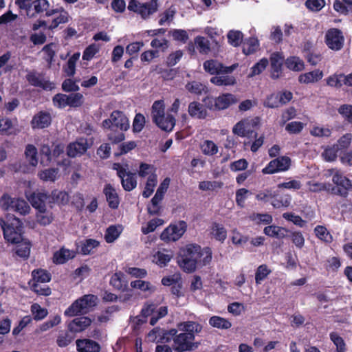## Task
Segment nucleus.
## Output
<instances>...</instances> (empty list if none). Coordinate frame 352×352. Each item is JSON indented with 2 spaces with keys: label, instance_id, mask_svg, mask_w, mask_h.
Returning a JSON list of instances; mask_svg holds the SVG:
<instances>
[{
  "label": "nucleus",
  "instance_id": "58836bf2",
  "mask_svg": "<svg viewBox=\"0 0 352 352\" xmlns=\"http://www.w3.org/2000/svg\"><path fill=\"white\" fill-rule=\"evenodd\" d=\"M58 173V168H49L39 171L38 173V177L41 180H43L44 182H54L57 179Z\"/></svg>",
  "mask_w": 352,
  "mask_h": 352
},
{
  "label": "nucleus",
  "instance_id": "9d476101",
  "mask_svg": "<svg viewBox=\"0 0 352 352\" xmlns=\"http://www.w3.org/2000/svg\"><path fill=\"white\" fill-rule=\"evenodd\" d=\"M194 340L195 335L191 333H177L173 349L177 352L190 351L197 346L195 345Z\"/></svg>",
  "mask_w": 352,
  "mask_h": 352
},
{
  "label": "nucleus",
  "instance_id": "4be33fe9",
  "mask_svg": "<svg viewBox=\"0 0 352 352\" xmlns=\"http://www.w3.org/2000/svg\"><path fill=\"white\" fill-rule=\"evenodd\" d=\"M237 98L232 94L226 93L216 97V109L218 111L228 109L230 105L237 102Z\"/></svg>",
  "mask_w": 352,
  "mask_h": 352
},
{
  "label": "nucleus",
  "instance_id": "f03ea898",
  "mask_svg": "<svg viewBox=\"0 0 352 352\" xmlns=\"http://www.w3.org/2000/svg\"><path fill=\"white\" fill-rule=\"evenodd\" d=\"M104 129H108V140L113 144H117L125 139L124 131L129 128V122L125 114L119 110L113 111L109 118L105 119L102 122Z\"/></svg>",
  "mask_w": 352,
  "mask_h": 352
},
{
  "label": "nucleus",
  "instance_id": "052dcab7",
  "mask_svg": "<svg viewBox=\"0 0 352 352\" xmlns=\"http://www.w3.org/2000/svg\"><path fill=\"white\" fill-rule=\"evenodd\" d=\"M120 233L116 226H110L105 231L104 239L108 243H113L119 237Z\"/></svg>",
  "mask_w": 352,
  "mask_h": 352
},
{
  "label": "nucleus",
  "instance_id": "4c0bfd02",
  "mask_svg": "<svg viewBox=\"0 0 352 352\" xmlns=\"http://www.w3.org/2000/svg\"><path fill=\"white\" fill-rule=\"evenodd\" d=\"M195 44L199 52L201 54H208L210 52V43L208 38L202 36H197Z\"/></svg>",
  "mask_w": 352,
  "mask_h": 352
},
{
  "label": "nucleus",
  "instance_id": "13d9d810",
  "mask_svg": "<svg viewBox=\"0 0 352 352\" xmlns=\"http://www.w3.org/2000/svg\"><path fill=\"white\" fill-rule=\"evenodd\" d=\"M252 221H255L256 224H270L273 218L272 216L268 213H253L250 217Z\"/></svg>",
  "mask_w": 352,
  "mask_h": 352
},
{
  "label": "nucleus",
  "instance_id": "412c9836",
  "mask_svg": "<svg viewBox=\"0 0 352 352\" xmlns=\"http://www.w3.org/2000/svg\"><path fill=\"white\" fill-rule=\"evenodd\" d=\"M103 193L106 197L109 207L113 210L118 209L120 199L116 189L110 184H108L104 186Z\"/></svg>",
  "mask_w": 352,
  "mask_h": 352
},
{
  "label": "nucleus",
  "instance_id": "79ce46f5",
  "mask_svg": "<svg viewBox=\"0 0 352 352\" xmlns=\"http://www.w3.org/2000/svg\"><path fill=\"white\" fill-rule=\"evenodd\" d=\"M316 236L322 241L326 243H331L333 241V236L327 230L326 227L318 225L314 228Z\"/></svg>",
  "mask_w": 352,
  "mask_h": 352
},
{
  "label": "nucleus",
  "instance_id": "1a4fd4ad",
  "mask_svg": "<svg viewBox=\"0 0 352 352\" xmlns=\"http://www.w3.org/2000/svg\"><path fill=\"white\" fill-rule=\"evenodd\" d=\"M291 166V159L287 156H280L271 160L265 168L262 169L264 175H272L279 172H285Z\"/></svg>",
  "mask_w": 352,
  "mask_h": 352
},
{
  "label": "nucleus",
  "instance_id": "7ed1b4c3",
  "mask_svg": "<svg viewBox=\"0 0 352 352\" xmlns=\"http://www.w3.org/2000/svg\"><path fill=\"white\" fill-rule=\"evenodd\" d=\"M3 237L9 243H17L22 239L23 223L19 218L10 217L7 221L0 219Z\"/></svg>",
  "mask_w": 352,
  "mask_h": 352
},
{
  "label": "nucleus",
  "instance_id": "72a5a7b5",
  "mask_svg": "<svg viewBox=\"0 0 352 352\" xmlns=\"http://www.w3.org/2000/svg\"><path fill=\"white\" fill-rule=\"evenodd\" d=\"M69 202V195L65 191L54 190L50 195V204L66 205Z\"/></svg>",
  "mask_w": 352,
  "mask_h": 352
},
{
  "label": "nucleus",
  "instance_id": "2eb2a0df",
  "mask_svg": "<svg viewBox=\"0 0 352 352\" xmlns=\"http://www.w3.org/2000/svg\"><path fill=\"white\" fill-rule=\"evenodd\" d=\"M17 124L16 118L12 120L8 117L0 118V135L7 137L17 135L21 131Z\"/></svg>",
  "mask_w": 352,
  "mask_h": 352
},
{
  "label": "nucleus",
  "instance_id": "cd10ccee",
  "mask_svg": "<svg viewBox=\"0 0 352 352\" xmlns=\"http://www.w3.org/2000/svg\"><path fill=\"white\" fill-rule=\"evenodd\" d=\"M41 74H38L36 71H32L28 73L25 76L27 81L32 86L41 87L43 89H47L50 87V82L41 79Z\"/></svg>",
  "mask_w": 352,
  "mask_h": 352
},
{
  "label": "nucleus",
  "instance_id": "f704fd0d",
  "mask_svg": "<svg viewBox=\"0 0 352 352\" xmlns=\"http://www.w3.org/2000/svg\"><path fill=\"white\" fill-rule=\"evenodd\" d=\"M80 58V53H74L68 59L66 65L63 66V71L65 76L69 78L74 77L76 74V65Z\"/></svg>",
  "mask_w": 352,
  "mask_h": 352
},
{
  "label": "nucleus",
  "instance_id": "ea45409f",
  "mask_svg": "<svg viewBox=\"0 0 352 352\" xmlns=\"http://www.w3.org/2000/svg\"><path fill=\"white\" fill-rule=\"evenodd\" d=\"M32 276L33 280L36 283H48L51 280L52 275L51 274L47 271L46 270L43 269H36L34 270L32 272Z\"/></svg>",
  "mask_w": 352,
  "mask_h": 352
},
{
  "label": "nucleus",
  "instance_id": "b1692460",
  "mask_svg": "<svg viewBox=\"0 0 352 352\" xmlns=\"http://www.w3.org/2000/svg\"><path fill=\"white\" fill-rule=\"evenodd\" d=\"M109 284L118 291L128 290V280L125 279L124 274L121 272H116L111 276Z\"/></svg>",
  "mask_w": 352,
  "mask_h": 352
},
{
  "label": "nucleus",
  "instance_id": "6ab92c4d",
  "mask_svg": "<svg viewBox=\"0 0 352 352\" xmlns=\"http://www.w3.org/2000/svg\"><path fill=\"white\" fill-rule=\"evenodd\" d=\"M76 344L78 352H100L101 350L100 344L89 338L78 339Z\"/></svg>",
  "mask_w": 352,
  "mask_h": 352
},
{
  "label": "nucleus",
  "instance_id": "c03bdc74",
  "mask_svg": "<svg viewBox=\"0 0 352 352\" xmlns=\"http://www.w3.org/2000/svg\"><path fill=\"white\" fill-rule=\"evenodd\" d=\"M210 82L217 86H228L234 85L236 79L232 76H215L210 78Z\"/></svg>",
  "mask_w": 352,
  "mask_h": 352
},
{
  "label": "nucleus",
  "instance_id": "5fc2aeb1",
  "mask_svg": "<svg viewBox=\"0 0 352 352\" xmlns=\"http://www.w3.org/2000/svg\"><path fill=\"white\" fill-rule=\"evenodd\" d=\"M12 210L20 214L25 215L29 213L30 208L25 200L22 199H16L14 201Z\"/></svg>",
  "mask_w": 352,
  "mask_h": 352
},
{
  "label": "nucleus",
  "instance_id": "a19ab883",
  "mask_svg": "<svg viewBox=\"0 0 352 352\" xmlns=\"http://www.w3.org/2000/svg\"><path fill=\"white\" fill-rule=\"evenodd\" d=\"M157 183V176L156 174H151L148 176L142 192V196L144 198L149 197L153 192L154 188Z\"/></svg>",
  "mask_w": 352,
  "mask_h": 352
},
{
  "label": "nucleus",
  "instance_id": "9b49d317",
  "mask_svg": "<svg viewBox=\"0 0 352 352\" xmlns=\"http://www.w3.org/2000/svg\"><path fill=\"white\" fill-rule=\"evenodd\" d=\"M237 64L231 66H225L216 59L207 60L204 62L203 67L206 72L210 75H220L231 74L236 67Z\"/></svg>",
  "mask_w": 352,
  "mask_h": 352
},
{
  "label": "nucleus",
  "instance_id": "0eeeda50",
  "mask_svg": "<svg viewBox=\"0 0 352 352\" xmlns=\"http://www.w3.org/2000/svg\"><path fill=\"white\" fill-rule=\"evenodd\" d=\"M186 229L187 223L184 221L171 223L161 233L160 239L164 242L176 241L183 236Z\"/></svg>",
  "mask_w": 352,
  "mask_h": 352
},
{
  "label": "nucleus",
  "instance_id": "473e14b6",
  "mask_svg": "<svg viewBox=\"0 0 352 352\" xmlns=\"http://www.w3.org/2000/svg\"><path fill=\"white\" fill-rule=\"evenodd\" d=\"M74 257V252L64 248H60L53 254V262L56 264H64Z\"/></svg>",
  "mask_w": 352,
  "mask_h": 352
},
{
  "label": "nucleus",
  "instance_id": "09e8293b",
  "mask_svg": "<svg viewBox=\"0 0 352 352\" xmlns=\"http://www.w3.org/2000/svg\"><path fill=\"white\" fill-rule=\"evenodd\" d=\"M274 192V190H272V189L270 188L261 190L256 194L255 199L258 201L266 204L270 201H272L273 197L276 196L275 192Z\"/></svg>",
  "mask_w": 352,
  "mask_h": 352
},
{
  "label": "nucleus",
  "instance_id": "603ef678",
  "mask_svg": "<svg viewBox=\"0 0 352 352\" xmlns=\"http://www.w3.org/2000/svg\"><path fill=\"white\" fill-rule=\"evenodd\" d=\"M99 242L93 239H86L81 242L80 252L83 255L89 254L91 250L99 245Z\"/></svg>",
  "mask_w": 352,
  "mask_h": 352
},
{
  "label": "nucleus",
  "instance_id": "20e7f679",
  "mask_svg": "<svg viewBox=\"0 0 352 352\" xmlns=\"http://www.w3.org/2000/svg\"><path fill=\"white\" fill-rule=\"evenodd\" d=\"M332 182L336 186L328 184V192L333 195L346 198L349 192L352 191V182L338 170L333 175Z\"/></svg>",
  "mask_w": 352,
  "mask_h": 352
},
{
  "label": "nucleus",
  "instance_id": "4468645a",
  "mask_svg": "<svg viewBox=\"0 0 352 352\" xmlns=\"http://www.w3.org/2000/svg\"><path fill=\"white\" fill-rule=\"evenodd\" d=\"M28 201L32 207L36 209L38 212L45 213L46 212V202L50 204V195L45 192L36 191L27 195Z\"/></svg>",
  "mask_w": 352,
  "mask_h": 352
},
{
  "label": "nucleus",
  "instance_id": "5701e85b",
  "mask_svg": "<svg viewBox=\"0 0 352 352\" xmlns=\"http://www.w3.org/2000/svg\"><path fill=\"white\" fill-rule=\"evenodd\" d=\"M188 112L192 118L200 120L205 119L208 116L207 110L204 106L197 101L189 103Z\"/></svg>",
  "mask_w": 352,
  "mask_h": 352
},
{
  "label": "nucleus",
  "instance_id": "a18cd8bd",
  "mask_svg": "<svg viewBox=\"0 0 352 352\" xmlns=\"http://www.w3.org/2000/svg\"><path fill=\"white\" fill-rule=\"evenodd\" d=\"M37 148L33 144H28L25 146V155L30 164L36 166L38 164Z\"/></svg>",
  "mask_w": 352,
  "mask_h": 352
},
{
  "label": "nucleus",
  "instance_id": "f8f14e48",
  "mask_svg": "<svg viewBox=\"0 0 352 352\" xmlns=\"http://www.w3.org/2000/svg\"><path fill=\"white\" fill-rule=\"evenodd\" d=\"M344 38L342 31L338 28H330L325 34V43L332 50L338 51L342 48Z\"/></svg>",
  "mask_w": 352,
  "mask_h": 352
},
{
  "label": "nucleus",
  "instance_id": "4d7b16f0",
  "mask_svg": "<svg viewBox=\"0 0 352 352\" xmlns=\"http://www.w3.org/2000/svg\"><path fill=\"white\" fill-rule=\"evenodd\" d=\"M272 271L268 268L265 264L261 265L258 267L255 273V282L257 285L261 283V282L265 279Z\"/></svg>",
  "mask_w": 352,
  "mask_h": 352
},
{
  "label": "nucleus",
  "instance_id": "49530a36",
  "mask_svg": "<svg viewBox=\"0 0 352 352\" xmlns=\"http://www.w3.org/2000/svg\"><path fill=\"white\" fill-rule=\"evenodd\" d=\"M68 106L72 108L80 107L84 102L85 98L81 93L76 91L67 95Z\"/></svg>",
  "mask_w": 352,
  "mask_h": 352
},
{
  "label": "nucleus",
  "instance_id": "2f4dec72",
  "mask_svg": "<svg viewBox=\"0 0 352 352\" xmlns=\"http://www.w3.org/2000/svg\"><path fill=\"white\" fill-rule=\"evenodd\" d=\"M276 196H274L271 202L273 208L278 209L281 208H287L292 201V197L288 194L280 195L278 190H274Z\"/></svg>",
  "mask_w": 352,
  "mask_h": 352
},
{
  "label": "nucleus",
  "instance_id": "3c124183",
  "mask_svg": "<svg viewBox=\"0 0 352 352\" xmlns=\"http://www.w3.org/2000/svg\"><path fill=\"white\" fill-rule=\"evenodd\" d=\"M181 330L184 331V333H191L195 335V333H199L202 329V326L194 321H187L182 322L179 324Z\"/></svg>",
  "mask_w": 352,
  "mask_h": 352
},
{
  "label": "nucleus",
  "instance_id": "de8ad7c7",
  "mask_svg": "<svg viewBox=\"0 0 352 352\" xmlns=\"http://www.w3.org/2000/svg\"><path fill=\"white\" fill-rule=\"evenodd\" d=\"M286 67L292 71L300 72L302 71L304 67V62L296 56H291L285 60Z\"/></svg>",
  "mask_w": 352,
  "mask_h": 352
},
{
  "label": "nucleus",
  "instance_id": "a211bd4d",
  "mask_svg": "<svg viewBox=\"0 0 352 352\" xmlns=\"http://www.w3.org/2000/svg\"><path fill=\"white\" fill-rule=\"evenodd\" d=\"M232 133L241 138H256L258 133L255 130L250 129L248 120L238 122L232 128Z\"/></svg>",
  "mask_w": 352,
  "mask_h": 352
},
{
  "label": "nucleus",
  "instance_id": "dca6fc26",
  "mask_svg": "<svg viewBox=\"0 0 352 352\" xmlns=\"http://www.w3.org/2000/svg\"><path fill=\"white\" fill-rule=\"evenodd\" d=\"M52 122V117L50 112L40 111L36 113L30 122L32 129H43L48 128Z\"/></svg>",
  "mask_w": 352,
  "mask_h": 352
},
{
  "label": "nucleus",
  "instance_id": "c9c22d12",
  "mask_svg": "<svg viewBox=\"0 0 352 352\" xmlns=\"http://www.w3.org/2000/svg\"><path fill=\"white\" fill-rule=\"evenodd\" d=\"M58 13H59V15L52 19L50 24L47 26V30H54L60 24L66 23L69 21V14L63 8H60Z\"/></svg>",
  "mask_w": 352,
  "mask_h": 352
},
{
  "label": "nucleus",
  "instance_id": "8fccbe9b",
  "mask_svg": "<svg viewBox=\"0 0 352 352\" xmlns=\"http://www.w3.org/2000/svg\"><path fill=\"white\" fill-rule=\"evenodd\" d=\"M268 65L269 60L267 58H261L251 67L248 77H253L261 74L266 69Z\"/></svg>",
  "mask_w": 352,
  "mask_h": 352
},
{
  "label": "nucleus",
  "instance_id": "aec40b11",
  "mask_svg": "<svg viewBox=\"0 0 352 352\" xmlns=\"http://www.w3.org/2000/svg\"><path fill=\"white\" fill-rule=\"evenodd\" d=\"M92 320L87 316L74 318L68 324V330L71 333H79L85 331L91 325Z\"/></svg>",
  "mask_w": 352,
  "mask_h": 352
},
{
  "label": "nucleus",
  "instance_id": "a878e982",
  "mask_svg": "<svg viewBox=\"0 0 352 352\" xmlns=\"http://www.w3.org/2000/svg\"><path fill=\"white\" fill-rule=\"evenodd\" d=\"M323 77V72L319 69L301 74L298 76V82L302 84L316 83Z\"/></svg>",
  "mask_w": 352,
  "mask_h": 352
},
{
  "label": "nucleus",
  "instance_id": "864d4df0",
  "mask_svg": "<svg viewBox=\"0 0 352 352\" xmlns=\"http://www.w3.org/2000/svg\"><path fill=\"white\" fill-rule=\"evenodd\" d=\"M79 81L80 78L72 79L69 77L68 78H66L63 80L62 83L63 91L67 93L78 91L80 87L77 85V82Z\"/></svg>",
  "mask_w": 352,
  "mask_h": 352
},
{
  "label": "nucleus",
  "instance_id": "bf43d9fd",
  "mask_svg": "<svg viewBox=\"0 0 352 352\" xmlns=\"http://www.w3.org/2000/svg\"><path fill=\"white\" fill-rule=\"evenodd\" d=\"M231 241L232 243L236 246H243L249 241V236L243 235L236 229H234L232 231Z\"/></svg>",
  "mask_w": 352,
  "mask_h": 352
},
{
  "label": "nucleus",
  "instance_id": "69168bd1",
  "mask_svg": "<svg viewBox=\"0 0 352 352\" xmlns=\"http://www.w3.org/2000/svg\"><path fill=\"white\" fill-rule=\"evenodd\" d=\"M31 311L34 319L36 321L45 318L48 312L45 308H42L38 304L34 303L31 306Z\"/></svg>",
  "mask_w": 352,
  "mask_h": 352
},
{
  "label": "nucleus",
  "instance_id": "bb28decb",
  "mask_svg": "<svg viewBox=\"0 0 352 352\" xmlns=\"http://www.w3.org/2000/svg\"><path fill=\"white\" fill-rule=\"evenodd\" d=\"M289 230L283 227L271 225L265 227L263 233L267 236L277 239H283L287 236Z\"/></svg>",
  "mask_w": 352,
  "mask_h": 352
},
{
  "label": "nucleus",
  "instance_id": "680f3d73",
  "mask_svg": "<svg viewBox=\"0 0 352 352\" xmlns=\"http://www.w3.org/2000/svg\"><path fill=\"white\" fill-rule=\"evenodd\" d=\"M227 38L230 45L238 47L243 41V34L239 30H230L228 33Z\"/></svg>",
  "mask_w": 352,
  "mask_h": 352
},
{
  "label": "nucleus",
  "instance_id": "f3484780",
  "mask_svg": "<svg viewBox=\"0 0 352 352\" xmlns=\"http://www.w3.org/2000/svg\"><path fill=\"white\" fill-rule=\"evenodd\" d=\"M89 148L87 140L79 138L76 142L70 143L67 147V154L70 157H76L83 155Z\"/></svg>",
  "mask_w": 352,
  "mask_h": 352
},
{
  "label": "nucleus",
  "instance_id": "338daca9",
  "mask_svg": "<svg viewBox=\"0 0 352 352\" xmlns=\"http://www.w3.org/2000/svg\"><path fill=\"white\" fill-rule=\"evenodd\" d=\"M202 152L207 155H214L218 152V146L212 140H205L201 146Z\"/></svg>",
  "mask_w": 352,
  "mask_h": 352
},
{
  "label": "nucleus",
  "instance_id": "f257e3e1",
  "mask_svg": "<svg viewBox=\"0 0 352 352\" xmlns=\"http://www.w3.org/2000/svg\"><path fill=\"white\" fill-rule=\"evenodd\" d=\"M212 250L209 247L202 248L199 245L190 243L179 250L177 263L183 272L190 274L197 268L209 265L212 261Z\"/></svg>",
  "mask_w": 352,
  "mask_h": 352
},
{
  "label": "nucleus",
  "instance_id": "e2e57ef3",
  "mask_svg": "<svg viewBox=\"0 0 352 352\" xmlns=\"http://www.w3.org/2000/svg\"><path fill=\"white\" fill-rule=\"evenodd\" d=\"M153 121L157 120L160 117L164 115V104L163 100H156L152 106Z\"/></svg>",
  "mask_w": 352,
  "mask_h": 352
},
{
  "label": "nucleus",
  "instance_id": "774afa93",
  "mask_svg": "<svg viewBox=\"0 0 352 352\" xmlns=\"http://www.w3.org/2000/svg\"><path fill=\"white\" fill-rule=\"evenodd\" d=\"M67 95L57 94L52 98L53 104L58 109H64L68 106Z\"/></svg>",
  "mask_w": 352,
  "mask_h": 352
},
{
  "label": "nucleus",
  "instance_id": "423d86ee",
  "mask_svg": "<svg viewBox=\"0 0 352 352\" xmlns=\"http://www.w3.org/2000/svg\"><path fill=\"white\" fill-rule=\"evenodd\" d=\"M32 5V9L28 14L30 19L50 17L59 12V9L52 6L48 0H34Z\"/></svg>",
  "mask_w": 352,
  "mask_h": 352
},
{
  "label": "nucleus",
  "instance_id": "c756f323",
  "mask_svg": "<svg viewBox=\"0 0 352 352\" xmlns=\"http://www.w3.org/2000/svg\"><path fill=\"white\" fill-rule=\"evenodd\" d=\"M16 244L14 251L15 254L20 258H22L23 259H27L30 256V249L32 244L31 243L28 241L25 240L22 238L21 240L19 241V242L14 243Z\"/></svg>",
  "mask_w": 352,
  "mask_h": 352
},
{
  "label": "nucleus",
  "instance_id": "6e6d98bb",
  "mask_svg": "<svg viewBox=\"0 0 352 352\" xmlns=\"http://www.w3.org/2000/svg\"><path fill=\"white\" fill-rule=\"evenodd\" d=\"M164 223V220L159 218H155L150 220L145 226H142L141 231L144 234H148L153 232L155 229Z\"/></svg>",
  "mask_w": 352,
  "mask_h": 352
},
{
  "label": "nucleus",
  "instance_id": "0e129e2a",
  "mask_svg": "<svg viewBox=\"0 0 352 352\" xmlns=\"http://www.w3.org/2000/svg\"><path fill=\"white\" fill-rule=\"evenodd\" d=\"M329 336L331 340L336 346V352H345L346 344L343 338L337 332H331Z\"/></svg>",
  "mask_w": 352,
  "mask_h": 352
},
{
  "label": "nucleus",
  "instance_id": "6e6552de",
  "mask_svg": "<svg viewBox=\"0 0 352 352\" xmlns=\"http://www.w3.org/2000/svg\"><path fill=\"white\" fill-rule=\"evenodd\" d=\"M112 168L117 172V175L121 179L122 188L126 191H131L137 186L135 173L127 171L125 168L118 162L113 164Z\"/></svg>",
  "mask_w": 352,
  "mask_h": 352
},
{
  "label": "nucleus",
  "instance_id": "ddd939ff",
  "mask_svg": "<svg viewBox=\"0 0 352 352\" xmlns=\"http://www.w3.org/2000/svg\"><path fill=\"white\" fill-rule=\"evenodd\" d=\"M285 58L280 52H273L270 56V78L277 80L283 76V66Z\"/></svg>",
  "mask_w": 352,
  "mask_h": 352
},
{
  "label": "nucleus",
  "instance_id": "e433bc0d",
  "mask_svg": "<svg viewBox=\"0 0 352 352\" xmlns=\"http://www.w3.org/2000/svg\"><path fill=\"white\" fill-rule=\"evenodd\" d=\"M185 88L190 94L197 96L202 94L204 92H208V89L206 85L195 80L187 82Z\"/></svg>",
  "mask_w": 352,
  "mask_h": 352
},
{
  "label": "nucleus",
  "instance_id": "7c9ffc66",
  "mask_svg": "<svg viewBox=\"0 0 352 352\" xmlns=\"http://www.w3.org/2000/svg\"><path fill=\"white\" fill-rule=\"evenodd\" d=\"M153 122L162 130L170 132L175 125V118L172 115L168 114L166 116L164 115L159 120H155Z\"/></svg>",
  "mask_w": 352,
  "mask_h": 352
},
{
  "label": "nucleus",
  "instance_id": "37998d69",
  "mask_svg": "<svg viewBox=\"0 0 352 352\" xmlns=\"http://www.w3.org/2000/svg\"><path fill=\"white\" fill-rule=\"evenodd\" d=\"M209 324L215 328L228 329L232 327V323L224 318L214 316L209 319Z\"/></svg>",
  "mask_w": 352,
  "mask_h": 352
},
{
  "label": "nucleus",
  "instance_id": "393cba45",
  "mask_svg": "<svg viewBox=\"0 0 352 352\" xmlns=\"http://www.w3.org/2000/svg\"><path fill=\"white\" fill-rule=\"evenodd\" d=\"M158 10V0H151L148 2L141 3L139 14L142 19H147Z\"/></svg>",
  "mask_w": 352,
  "mask_h": 352
},
{
  "label": "nucleus",
  "instance_id": "39448f33",
  "mask_svg": "<svg viewBox=\"0 0 352 352\" xmlns=\"http://www.w3.org/2000/svg\"><path fill=\"white\" fill-rule=\"evenodd\" d=\"M97 297L93 294L84 295L76 300L64 312L65 316L73 317L83 314L88 308L96 305Z\"/></svg>",
  "mask_w": 352,
  "mask_h": 352
},
{
  "label": "nucleus",
  "instance_id": "c85d7f7f",
  "mask_svg": "<svg viewBox=\"0 0 352 352\" xmlns=\"http://www.w3.org/2000/svg\"><path fill=\"white\" fill-rule=\"evenodd\" d=\"M210 234L216 240L223 243L227 238V230L224 226L217 222H213L210 226Z\"/></svg>",
  "mask_w": 352,
  "mask_h": 352
}]
</instances>
